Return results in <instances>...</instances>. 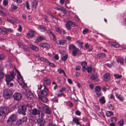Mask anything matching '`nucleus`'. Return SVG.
Wrapping results in <instances>:
<instances>
[{
	"label": "nucleus",
	"mask_w": 126,
	"mask_h": 126,
	"mask_svg": "<svg viewBox=\"0 0 126 126\" xmlns=\"http://www.w3.org/2000/svg\"><path fill=\"white\" fill-rule=\"evenodd\" d=\"M16 71L18 75L17 76V78L18 80V81L19 83L21 86L23 88L26 87L27 84L24 83L23 77L21 75L20 72L17 70L16 69Z\"/></svg>",
	"instance_id": "obj_1"
},
{
	"label": "nucleus",
	"mask_w": 126,
	"mask_h": 126,
	"mask_svg": "<svg viewBox=\"0 0 126 126\" xmlns=\"http://www.w3.org/2000/svg\"><path fill=\"white\" fill-rule=\"evenodd\" d=\"M17 119V116L16 114H12L9 117L7 121V125L11 126L13 123L15 122Z\"/></svg>",
	"instance_id": "obj_2"
},
{
	"label": "nucleus",
	"mask_w": 126,
	"mask_h": 126,
	"mask_svg": "<svg viewBox=\"0 0 126 126\" xmlns=\"http://www.w3.org/2000/svg\"><path fill=\"white\" fill-rule=\"evenodd\" d=\"M13 94L12 92L9 89H6L4 91L3 96L6 99L10 98Z\"/></svg>",
	"instance_id": "obj_3"
},
{
	"label": "nucleus",
	"mask_w": 126,
	"mask_h": 126,
	"mask_svg": "<svg viewBox=\"0 0 126 126\" xmlns=\"http://www.w3.org/2000/svg\"><path fill=\"white\" fill-rule=\"evenodd\" d=\"M15 75L13 72L10 73V74H7L5 75V80L6 82L9 81H13V79L15 77Z\"/></svg>",
	"instance_id": "obj_4"
},
{
	"label": "nucleus",
	"mask_w": 126,
	"mask_h": 126,
	"mask_svg": "<svg viewBox=\"0 0 126 126\" xmlns=\"http://www.w3.org/2000/svg\"><path fill=\"white\" fill-rule=\"evenodd\" d=\"M26 107L24 105H22L18 107V112L19 114H22L25 115H26L25 112L26 111Z\"/></svg>",
	"instance_id": "obj_5"
},
{
	"label": "nucleus",
	"mask_w": 126,
	"mask_h": 126,
	"mask_svg": "<svg viewBox=\"0 0 126 126\" xmlns=\"http://www.w3.org/2000/svg\"><path fill=\"white\" fill-rule=\"evenodd\" d=\"M9 110L8 107L7 106L0 107V117L8 112Z\"/></svg>",
	"instance_id": "obj_6"
},
{
	"label": "nucleus",
	"mask_w": 126,
	"mask_h": 126,
	"mask_svg": "<svg viewBox=\"0 0 126 126\" xmlns=\"http://www.w3.org/2000/svg\"><path fill=\"white\" fill-rule=\"evenodd\" d=\"M27 120V118L26 117H24L18 120L16 122L15 124L16 126H18L21 125L24 122H25Z\"/></svg>",
	"instance_id": "obj_7"
},
{
	"label": "nucleus",
	"mask_w": 126,
	"mask_h": 126,
	"mask_svg": "<svg viewBox=\"0 0 126 126\" xmlns=\"http://www.w3.org/2000/svg\"><path fill=\"white\" fill-rule=\"evenodd\" d=\"M99 75L97 73L92 74L90 77L91 79L94 81H97L99 80L98 78Z\"/></svg>",
	"instance_id": "obj_8"
},
{
	"label": "nucleus",
	"mask_w": 126,
	"mask_h": 126,
	"mask_svg": "<svg viewBox=\"0 0 126 126\" xmlns=\"http://www.w3.org/2000/svg\"><path fill=\"white\" fill-rule=\"evenodd\" d=\"M95 90L97 97H99L102 95L100 87L99 86H96L95 87Z\"/></svg>",
	"instance_id": "obj_9"
},
{
	"label": "nucleus",
	"mask_w": 126,
	"mask_h": 126,
	"mask_svg": "<svg viewBox=\"0 0 126 126\" xmlns=\"http://www.w3.org/2000/svg\"><path fill=\"white\" fill-rule=\"evenodd\" d=\"M13 97L15 100L17 101H19L21 99L22 95L20 93L16 92L14 94Z\"/></svg>",
	"instance_id": "obj_10"
},
{
	"label": "nucleus",
	"mask_w": 126,
	"mask_h": 126,
	"mask_svg": "<svg viewBox=\"0 0 126 126\" xmlns=\"http://www.w3.org/2000/svg\"><path fill=\"white\" fill-rule=\"evenodd\" d=\"M30 111L32 115H38L40 113V110L36 108L31 109Z\"/></svg>",
	"instance_id": "obj_11"
},
{
	"label": "nucleus",
	"mask_w": 126,
	"mask_h": 126,
	"mask_svg": "<svg viewBox=\"0 0 126 126\" xmlns=\"http://www.w3.org/2000/svg\"><path fill=\"white\" fill-rule=\"evenodd\" d=\"M38 3V1L36 0H34L31 3L32 9V10L36 8Z\"/></svg>",
	"instance_id": "obj_12"
},
{
	"label": "nucleus",
	"mask_w": 126,
	"mask_h": 126,
	"mask_svg": "<svg viewBox=\"0 0 126 126\" xmlns=\"http://www.w3.org/2000/svg\"><path fill=\"white\" fill-rule=\"evenodd\" d=\"M34 32L32 30L29 31L28 33L26 34V36L29 38H30L34 36Z\"/></svg>",
	"instance_id": "obj_13"
},
{
	"label": "nucleus",
	"mask_w": 126,
	"mask_h": 126,
	"mask_svg": "<svg viewBox=\"0 0 126 126\" xmlns=\"http://www.w3.org/2000/svg\"><path fill=\"white\" fill-rule=\"evenodd\" d=\"M18 44L19 47H20L23 49L25 50H27V49L28 48L27 46L24 44L23 42H19L18 43Z\"/></svg>",
	"instance_id": "obj_14"
},
{
	"label": "nucleus",
	"mask_w": 126,
	"mask_h": 126,
	"mask_svg": "<svg viewBox=\"0 0 126 126\" xmlns=\"http://www.w3.org/2000/svg\"><path fill=\"white\" fill-rule=\"evenodd\" d=\"M114 93L115 94L116 97L120 101H122L124 100V97L122 95L118 94L116 92H115Z\"/></svg>",
	"instance_id": "obj_15"
},
{
	"label": "nucleus",
	"mask_w": 126,
	"mask_h": 126,
	"mask_svg": "<svg viewBox=\"0 0 126 126\" xmlns=\"http://www.w3.org/2000/svg\"><path fill=\"white\" fill-rule=\"evenodd\" d=\"M37 121L38 125L40 126H42L44 124L45 120L44 119L38 118L37 119Z\"/></svg>",
	"instance_id": "obj_16"
},
{
	"label": "nucleus",
	"mask_w": 126,
	"mask_h": 126,
	"mask_svg": "<svg viewBox=\"0 0 126 126\" xmlns=\"http://www.w3.org/2000/svg\"><path fill=\"white\" fill-rule=\"evenodd\" d=\"M45 37L43 36H40L38 37L34 43L37 44L41 41L45 39Z\"/></svg>",
	"instance_id": "obj_17"
},
{
	"label": "nucleus",
	"mask_w": 126,
	"mask_h": 126,
	"mask_svg": "<svg viewBox=\"0 0 126 126\" xmlns=\"http://www.w3.org/2000/svg\"><path fill=\"white\" fill-rule=\"evenodd\" d=\"M39 45L40 47L45 48L47 49L49 48L50 47L49 44L45 43L40 44H39Z\"/></svg>",
	"instance_id": "obj_18"
},
{
	"label": "nucleus",
	"mask_w": 126,
	"mask_h": 126,
	"mask_svg": "<svg viewBox=\"0 0 126 126\" xmlns=\"http://www.w3.org/2000/svg\"><path fill=\"white\" fill-rule=\"evenodd\" d=\"M110 76L109 73H106L104 75L103 80H104L107 82L110 79Z\"/></svg>",
	"instance_id": "obj_19"
},
{
	"label": "nucleus",
	"mask_w": 126,
	"mask_h": 126,
	"mask_svg": "<svg viewBox=\"0 0 126 126\" xmlns=\"http://www.w3.org/2000/svg\"><path fill=\"white\" fill-rule=\"evenodd\" d=\"M81 64L82 66V70L84 71L86 70V66L87 65V63L85 61L81 63Z\"/></svg>",
	"instance_id": "obj_20"
},
{
	"label": "nucleus",
	"mask_w": 126,
	"mask_h": 126,
	"mask_svg": "<svg viewBox=\"0 0 126 126\" xmlns=\"http://www.w3.org/2000/svg\"><path fill=\"white\" fill-rule=\"evenodd\" d=\"M66 41L65 40H57L56 42L57 44L58 45H63L65 44Z\"/></svg>",
	"instance_id": "obj_21"
},
{
	"label": "nucleus",
	"mask_w": 126,
	"mask_h": 126,
	"mask_svg": "<svg viewBox=\"0 0 126 126\" xmlns=\"http://www.w3.org/2000/svg\"><path fill=\"white\" fill-rule=\"evenodd\" d=\"M48 90L47 89H45L42 90L41 93L42 95H43L44 96H47L48 95L47 91Z\"/></svg>",
	"instance_id": "obj_22"
},
{
	"label": "nucleus",
	"mask_w": 126,
	"mask_h": 126,
	"mask_svg": "<svg viewBox=\"0 0 126 126\" xmlns=\"http://www.w3.org/2000/svg\"><path fill=\"white\" fill-rule=\"evenodd\" d=\"M30 47L32 49L36 51H38V49L37 47L32 44H30L29 45Z\"/></svg>",
	"instance_id": "obj_23"
},
{
	"label": "nucleus",
	"mask_w": 126,
	"mask_h": 126,
	"mask_svg": "<svg viewBox=\"0 0 126 126\" xmlns=\"http://www.w3.org/2000/svg\"><path fill=\"white\" fill-rule=\"evenodd\" d=\"M73 121L75 122L76 124V125H80L79 119L78 118L76 117L73 118Z\"/></svg>",
	"instance_id": "obj_24"
},
{
	"label": "nucleus",
	"mask_w": 126,
	"mask_h": 126,
	"mask_svg": "<svg viewBox=\"0 0 126 126\" xmlns=\"http://www.w3.org/2000/svg\"><path fill=\"white\" fill-rule=\"evenodd\" d=\"M56 94L58 96H61L64 95L65 96V95L60 90H58L56 93Z\"/></svg>",
	"instance_id": "obj_25"
},
{
	"label": "nucleus",
	"mask_w": 126,
	"mask_h": 126,
	"mask_svg": "<svg viewBox=\"0 0 126 126\" xmlns=\"http://www.w3.org/2000/svg\"><path fill=\"white\" fill-rule=\"evenodd\" d=\"M99 101L100 103L101 104H105L106 102V101L105 99L104 96H102L99 99Z\"/></svg>",
	"instance_id": "obj_26"
},
{
	"label": "nucleus",
	"mask_w": 126,
	"mask_h": 126,
	"mask_svg": "<svg viewBox=\"0 0 126 126\" xmlns=\"http://www.w3.org/2000/svg\"><path fill=\"white\" fill-rule=\"evenodd\" d=\"M78 48L76 47L73 50V52H72V55L73 56H76L77 53L79 51Z\"/></svg>",
	"instance_id": "obj_27"
},
{
	"label": "nucleus",
	"mask_w": 126,
	"mask_h": 126,
	"mask_svg": "<svg viewBox=\"0 0 126 126\" xmlns=\"http://www.w3.org/2000/svg\"><path fill=\"white\" fill-rule=\"evenodd\" d=\"M39 98L43 102L46 103L47 101V98L44 96H40Z\"/></svg>",
	"instance_id": "obj_28"
},
{
	"label": "nucleus",
	"mask_w": 126,
	"mask_h": 126,
	"mask_svg": "<svg viewBox=\"0 0 126 126\" xmlns=\"http://www.w3.org/2000/svg\"><path fill=\"white\" fill-rule=\"evenodd\" d=\"M38 29L41 32H44L46 30V28L43 26L41 25L38 26Z\"/></svg>",
	"instance_id": "obj_29"
},
{
	"label": "nucleus",
	"mask_w": 126,
	"mask_h": 126,
	"mask_svg": "<svg viewBox=\"0 0 126 126\" xmlns=\"http://www.w3.org/2000/svg\"><path fill=\"white\" fill-rule=\"evenodd\" d=\"M97 56L99 58L102 59L106 57V54L103 53H100L97 54Z\"/></svg>",
	"instance_id": "obj_30"
},
{
	"label": "nucleus",
	"mask_w": 126,
	"mask_h": 126,
	"mask_svg": "<svg viewBox=\"0 0 126 126\" xmlns=\"http://www.w3.org/2000/svg\"><path fill=\"white\" fill-rule=\"evenodd\" d=\"M107 108V109L111 110H113L114 109V106L110 104H109L108 105Z\"/></svg>",
	"instance_id": "obj_31"
},
{
	"label": "nucleus",
	"mask_w": 126,
	"mask_h": 126,
	"mask_svg": "<svg viewBox=\"0 0 126 126\" xmlns=\"http://www.w3.org/2000/svg\"><path fill=\"white\" fill-rule=\"evenodd\" d=\"M43 80L47 84H50V80L47 77H44L43 78Z\"/></svg>",
	"instance_id": "obj_32"
},
{
	"label": "nucleus",
	"mask_w": 126,
	"mask_h": 126,
	"mask_svg": "<svg viewBox=\"0 0 126 126\" xmlns=\"http://www.w3.org/2000/svg\"><path fill=\"white\" fill-rule=\"evenodd\" d=\"M38 58L41 61L46 62L47 63V62H48V61L47 59H45L43 57H41L39 55H38Z\"/></svg>",
	"instance_id": "obj_33"
},
{
	"label": "nucleus",
	"mask_w": 126,
	"mask_h": 126,
	"mask_svg": "<svg viewBox=\"0 0 126 126\" xmlns=\"http://www.w3.org/2000/svg\"><path fill=\"white\" fill-rule=\"evenodd\" d=\"M44 112L45 113L47 114H50L51 113V110L47 108L45 109Z\"/></svg>",
	"instance_id": "obj_34"
},
{
	"label": "nucleus",
	"mask_w": 126,
	"mask_h": 126,
	"mask_svg": "<svg viewBox=\"0 0 126 126\" xmlns=\"http://www.w3.org/2000/svg\"><path fill=\"white\" fill-rule=\"evenodd\" d=\"M113 114V112L108 111L106 113V116L107 117H110Z\"/></svg>",
	"instance_id": "obj_35"
},
{
	"label": "nucleus",
	"mask_w": 126,
	"mask_h": 126,
	"mask_svg": "<svg viewBox=\"0 0 126 126\" xmlns=\"http://www.w3.org/2000/svg\"><path fill=\"white\" fill-rule=\"evenodd\" d=\"M76 47L73 44H70L68 46L69 49L70 50H73Z\"/></svg>",
	"instance_id": "obj_36"
},
{
	"label": "nucleus",
	"mask_w": 126,
	"mask_h": 126,
	"mask_svg": "<svg viewBox=\"0 0 126 126\" xmlns=\"http://www.w3.org/2000/svg\"><path fill=\"white\" fill-rule=\"evenodd\" d=\"M28 98L29 99H32L33 98V94L31 93H29L27 94Z\"/></svg>",
	"instance_id": "obj_37"
},
{
	"label": "nucleus",
	"mask_w": 126,
	"mask_h": 126,
	"mask_svg": "<svg viewBox=\"0 0 126 126\" xmlns=\"http://www.w3.org/2000/svg\"><path fill=\"white\" fill-rule=\"evenodd\" d=\"M0 33L3 35H5L6 34V32L4 29V28L3 29L0 28Z\"/></svg>",
	"instance_id": "obj_38"
},
{
	"label": "nucleus",
	"mask_w": 126,
	"mask_h": 126,
	"mask_svg": "<svg viewBox=\"0 0 126 126\" xmlns=\"http://www.w3.org/2000/svg\"><path fill=\"white\" fill-rule=\"evenodd\" d=\"M14 18H13V19H7V21L8 22L12 23V24H14L15 23V20H14Z\"/></svg>",
	"instance_id": "obj_39"
},
{
	"label": "nucleus",
	"mask_w": 126,
	"mask_h": 126,
	"mask_svg": "<svg viewBox=\"0 0 126 126\" xmlns=\"http://www.w3.org/2000/svg\"><path fill=\"white\" fill-rule=\"evenodd\" d=\"M110 120L112 122L116 123L117 120V118L116 117H112L110 119Z\"/></svg>",
	"instance_id": "obj_40"
},
{
	"label": "nucleus",
	"mask_w": 126,
	"mask_h": 126,
	"mask_svg": "<svg viewBox=\"0 0 126 126\" xmlns=\"http://www.w3.org/2000/svg\"><path fill=\"white\" fill-rule=\"evenodd\" d=\"M69 23H67L65 26L66 28L68 30H70L71 29V26Z\"/></svg>",
	"instance_id": "obj_41"
},
{
	"label": "nucleus",
	"mask_w": 126,
	"mask_h": 126,
	"mask_svg": "<svg viewBox=\"0 0 126 126\" xmlns=\"http://www.w3.org/2000/svg\"><path fill=\"white\" fill-rule=\"evenodd\" d=\"M68 57V55L65 54L64 56H63L62 58V60L64 61H65L67 59Z\"/></svg>",
	"instance_id": "obj_42"
},
{
	"label": "nucleus",
	"mask_w": 126,
	"mask_h": 126,
	"mask_svg": "<svg viewBox=\"0 0 126 126\" xmlns=\"http://www.w3.org/2000/svg\"><path fill=\"white\" fill-rule=\"evenodd\" d=\"M38 116L39 117V118H41L43 119V118L45 116V115L43 112H41V114L40 113L39 115H38Z\"/></svg>",
	"instance_id": "obj_43"
},
{
	"label": "nucleus",
	"mask_w": 126,
	"mask_h": 126,
	"mask_svg": "<svg viewBox=\"0 0 126 126\" xmlns=\"http://www.w3.org/2000/svg\"><path fill=\"white\" fill-rule=\"evenodd\" d=\"M26 7L27 9L28 10H29L30 9V5L29 3V2L28 1H26Z\"/></svg>",
	"instance_id": "obj_44"
},
{
	"label": "nucleus",
	"mask_w": 126,
	"mask_h": 126,
	"mask_svg": "<svg viewBox=\"0 0 126 126\" xmlns=\"http://www.w3.org/2000/svg\"><path fill=\"white\" fill-rule=\"evenodd\" d=\"M12 82L9 81L6 82L7 84L8 87H10L13 86V82Z\"/></svg>",
	"instance_id": "obj_45"
},
{
	"label": "nucleus",
	"mask_w": 126,
	"mask_h": 126,
	"mask_svg": "<svg viewBox=\"0 0 126 126\" xmlns=\"http://www.w3.org/2000/svg\"><path fill=\"white\" fill-rule=\"evenodd\" d=\"M114 76L116 79H120L122 77V75H119L118 74H115L114 75Z\"/></svg>",
	"instance_id": "obj_46"
},
{
	"label": "nucleus",
	"mask_w": 126,
	"mask_h": 126,
	"mask_svg": "<svg viewBox=\"0 0 126 126\" xmlns=\"http://www.w3.org/2000/svg\"><path fill=\"white\" fill-rule=\"evenodd\" d=\"M89 32V30L87 28L84 29L82 32V33L84 34H85Z\"/></svg>",
	"instance_id": "obj_47"
},
{
	"label": "nucleus",
	"mask_w": 126,
	"mask_h": 126,
	"mask_svg": "<svg viewBox=\"0 0 126 126\" xmlns=\"http://www.w3.org/2000/svg\"><path fill=\"white\" fill-rule=\"evenodd\" d=\"M11 8L12 9L15 10L17 9L18 8V7L13 4H12L11 6Z\"/></svg>",
	"instance_id": "obj_48"
},
{
	"label": "nucleus",
	"mask_w": 126,
	"mask_h": 126,
	"mask_svg": "<svg viewBox=\"0 0 126 126\" xmlns=\"http://www.w3.org/2000/svg\"><path fill=\"white\" fill-rule=\"evenodd\" d=\"M8 2L7 0H4L3 2V5L5 6L8 5Z\"/></svg>",
	"instance_id": "obj_49"
},
{
	"label": "nucleus",
	"mask_w": 126,
	"mask_h": 126,
	"mask_svg": "<svg viewBox=\"0 0 126 126\" xmlns=\"http://www.w3.org/2000/svg\"><path fill=\"white\" fill-rule=\"evenodd\" d=\"M4 29L5 30L6 32V33H7V32H13V30L11 29L10 28H4Z\"/></svg>",
	"instance_id": "obj_50"
},
{
	"label": "nucleus",
	"mask_w": 126,
	"mask_h": 126,
	"mask_svg": "<svg viewBox=\"0 0 126 126\" xmlns=\"http://www.w3.org/2000/svg\"><path fill=\"white\" fill-rule=\"evenodd\" d=\"M55 9L58 10H60L61 12H63L64 13H65V10L64 9L60 8L57 7H56Z\"/></svg>",
	"instance_id": "obj_51"
},
{
	"label": "nucleus",
	"mask_w": 126,
	"mask_h": 126,
	"mask_svg": "<svg viewBox=\"0 0 126 126\" xmlns=\"http://www.w3.org/2000/svg\"><path fill=\"white\" fill-rule=\"evenodd\" d=\"M55 30L56 31L59 33H62L61 30L59 28L57 27H55Z\"/></svg>",
	"instance_id": "obj_52"
},
{
	"label": "nucleus",
	"mask_w": 126,
	"mask_h": 126,
	"mask_svg": "<svg viewBox=\"0 0 126 126\" xmlns=\"http://www.w3.org/2000/svg\"><path fill=\"white\" fill-rule=\"evenodd\" d=\"M4 76V74L3 72H0V81L3 78Z\"/></svg>",
	"instance_id": "obj_53"
},
{
	"label": "nucleus",
	"mask_w": 126,
	"mask_h": 126,
	"mask_svg": "<svg viewBox=\"0 0 126 126\" xmlns=\"http://www.w3.org/2000/svg\"><path fill=\"white\" fill-rule=\"evenodd\" d=\"M18 107V105L17 104H16L14 106L12 107L11 108V110H13L17 109V107Z\"/></svg>",
	"instance_id": "obj_54"
},
{
	"label": "nucleus",
	"mask_w": 126,
	"mask_h": 126,
	"mask_svg": "<svg viewBox=\"0 0 126 126\" xmlns=\"http://www.w3.org/2000/svg\"><path fill=\"white\" fill-rule=\"evenodd\" d=\"M117 62H120L121 64H122L124 63V60L122 59L119 58L117 60Z\"/></svg>",
	"instance_id": "obj_55"
},
{
	"label": "nucleus",
	"mask_w": 126,
	"mask_h": 126,
	"mask_svg": "<svg viewBox=\"0 0 126 126\" xmlns=\"http://www.w3.org/2000/svg\"><path fill=\"white\" fill-rule=\"evenodd\" d=\"M5 57V56L4 54H0V60L4 59Z\"/></svg>",
	"instance_id": "obj_56"
},
{
	"label": "nucleus",
	"mask_w": 126,
	"mask_h": 126,
	"mask_svg": "<svg viewBox=\"0 0 126 126\" xmlns=\"http://www.w3.org/2000/svg\"><path fill=\"white\" fill-rule=\"evenodd\" d=\"M124 121L122 120L118 123V124L120 126H123V125Z\"/></svg>",
	"instance_id": "obj_57"
},
{
	"label": "nucleus",
	"mask_w": 126,
	"mask_h": 126,
	"mask_svg": "<svg viewBox=\"0 0 126 126\" xmlns=\"http://www.w3.org/2000/svg\"><path fill=\"white\" fill-rule=\"evenodd\" d=\"M47 63H48L49 65L52 67H55V65L54 64L52 63H50L48 61V62H47Z\"/></svg>",
	"instance_id": "obj_58"
},
{
	"label": "nucleus",
	"mask_w": 126,
	"mask_h": 126,
	"mask_svg": "<svg viewBox=\"0 0 126 126\" xmlns=\"http://www.w3.org/2000/svg\"><path fill=\"white\" fill-rule=\"evenodd\" d=\"M86 70H87V72L88 73H90L92 71V68L91 67H89L87 68Z\"/></svg>",
	"instance_id": "obj_59"
},
{
	"label": "nucleus",
	"mask_w": 126,
	"mask_h": 126,
	"mask_svg": "<svg viewBox=\"0 0 126 126\" xmlns=\"http://www.w3.org/2000/svg\"><path fill=\"white\" fill-rule=\"evenodd\" d=\"M68 23H70V25H71L73 27H75L76 26L75 23L71 21H69Z\"/></svg>",
	"instance_id": "obj_60"
},
{
	"label": "nucleus",
	"mask_w": 126,
	"mask_h": 126,
	"mask_svg": "<svg viewBox=\"0 0 126 126\" xmlns=\"http://www.w3.org/2000/svg\"><path fill=\"white\" fill-rule=\"evenodd\" d=\"M5 15V13L3 12L1 10H0V15L2 16H4Z\"/></svg>",
	"instance_id": "obj_61"
},
{
	"label": "nucleus",
	"mask_w": 126,
	"mask_h": 126,
	"mask_svg": "<svg viewBox=\"0 0 126 126\" xmlns=\"http://www.w3.org/2000/svg\"><path fill=\"white\" fill-rule=\"evenodd\" d=\"M81 114V112L79 110H77L75 111V114L78 116L80 115Z\"/></svg>",
	"instance_id": "obj_62"
},
{
	"label": "nucleus",
	"mask_w": 126,
	"mask_h": 126,
	"mask_svg": "<svg viewBox=\"0 0 126 126\" xmlns=\"http://www.w3.org/2000/svg\"><path fill=\"white\" fill-rule=\"evenodd\" d=\"M64 71L61 68L59 69L58 70V71L60 74H61L63 73Z\"/></svg>",
	"instance_id": "obj_63"
},
{
	"label": "nucleus",
	"mask_w": 126,
	"mask_h": 126,
	"mask_svg": "<svg viewBox=\"0 0 126 126\" xmlns=\"http://www.w3.org/2000/svg\"><path fill=\"white\" fill-rule=\"evenodd\" d=\"M109 45L111 46L114 47L115 44L113 42H109Z\"/></svg>",
	"instance_id": "obj_64"
}]
</instances>
